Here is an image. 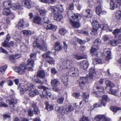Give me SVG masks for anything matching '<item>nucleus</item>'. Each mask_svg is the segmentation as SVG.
Masks as SVG:
<instances>
[{"label": "nucleus", "instance_id": "f257e3e1", "mask_svg": "<svg viewBox=\"0 0 121 121\" xmlns=\"http://www.w3.org/2000/svg\"><path fill=\"white\" fill-rule=\"evenodd\" d=\"M16 84L18 86V89L20 88V92L21 95L27 91H28L29 95L30 96L34 97L38 94V91L37 89H34L35 86L32 84Z\"/></svg>", "mask_w": 121, "mask_h": 121}, {"label": "nucleus", "instance_id": "f03ea898", "mask_svg": "<svg viewBox=\"0 0 121 121\" xmlns=\"http://www.w3.org/2000/svg\"><path fill=\"white\" fill-rule=\"evenodd\" d=\"M27 64L24 66V64L22 63L20 65L19 67H16L14 70L18 72L20 74L24 73L25 70L27 69L28 71H33L32 67L34 66V61L31 59H28L27 61Z\"/></svg>", "mask_w": 121, "mask_h": 121}, {"label": "nucleus", "instance_id": "7ed1b4c3", "mask_svg": "<svg viewBox=\"0 0 121 121\" xmlns=\"http://www.w3.org/2000/svg\"><path fill=\"white\" fill-rule=\"evenodd\" d=\"M43 36H40L36 39V41H35L33 44L34 47H37L41 50H45L47 48V46L45 42L43 40Z\"/></svg>", "mask_w": 121, "mask_h": 121}, {"label": "nucleus", "instance_id": "20e7f679", "mask_svg": "<svg viewBox=\"0 0 121 121\" xmlns=\"http://www.w3.org/2000/svg\"><path fill=\"white\" fill-rule=\"evenodd\" d=\"M102 99L100 104L98 103H95L94 104V107L97 108L103 105L104 106H105L107 102L110 101V100L108 96L106 95H104L102 96Z\"/></svg>", "mask_w": 121, "mask_h": 121}, {"label": "nucleus", "instance_id": "39448f33", "mask_svg": "<svg viewBox=\"0 0 121 121\" xmlns=\"http://www.w3.org/2000/svg\"><path fill=\"white\" fill-rule=\"evenodd\" d=\"M51 53V52H48V53H46L43 55L42 56L44 58H47L46 60V62L50 64H54L55 60L54 58L49 56L50 54Z\"/></svg>", "mask_w": 121, "mask_h": 121}, {"label": "nucleus", "instance_id": "423d86ee", "mask_svg": "<svg viewBox=\"0 0 121 121\" xmlns=\"http://www.w3.org/2000/svg\"><path fill=\"white\" fill-rule=\"evenodd\" d=\"M72 62V60H71L65 58L62 60V63L61 65V67L63 69H66L68 68V66Z\"/></svg>", "mask_w": 121, "mask_h": 121}, {"label": "nucleus", "instance_id": "0eeeda50", "mask_svg": "<svg viewBox=\"0 0 121 121\" xmlns=\"http://www.w3.org/2000/svg\"><path fill=\"white\" fill-rule=\"evenodd\" d=\"M93 93L94 95H95V96L96 97H98L100 96L99 93H97L98 91H99L101 93H103V88L101 86H99L97 87H93Z\"/></svg>", "mask_w": 121, "mask_h": 121}, {"label": "nucleus", "instance_id": "6e6552de", "mask_svg": "<svg viewBox=\"0 0 121 121\" xmlns=\"http://www.w3.org/2000/svg\"><path fill=\"white\" fill-rule=\"evenodd\" d=\"M77 71L76 69L75 68L73 67H72L70 68L69 71L67 73V75L71 77L77 76L78 75V73L76 72Z\"/></svg>", "mask_w": 121, "mask_h": 121}, {"label": "nucleus", "instance_id": "1a4fd4ad", "mask_svg": "<svg viewBox=\"0 0 121 121\" xmlns=\"http://www.w3.org/2000/svg\"><path fill=\"white\" fill-rule=\"evenodd\" d=\"M50 9L54 13H58V12L62 13L64 10L62 8H57L55 6H50Z\"/></svg>", "mask_w": 121, "mask_h": 121}, {"label": "nucleus", "instance_id": "9d476101", "mask_svg": "<svg viewBox=\"0 0 121 121\" xmlns=\"http://www.w3.org/2000/svg\"><path fill=\"white\" fill-rule=\"evenodd\" d=\"M56 111L60 114L65 115L66 114L64 107L63 106H58L56 108Z\"/></svg>", "mask_w": 121, "mask_h": 121}, {"label": "nucleus", "instance_id": "9b49d317", "mask_svg": "<svg viewBox=\"0 0 121 121\" xmlns=\"http://www.w3.org/2000/svg\"><path fill=\"white\" fill-rule=\"evenodd\" d=\"M83 15L85 17L90 18L92 17V12L89 9H88L84 11L82 13Z\"/></svg>", "mask_w": 121, "mask_h": 121}, {"label": "nucleus", "instance_id": "f8f14e48", "mask_svg": "<svg viewBox=\"0 0 121 121\" xmlns=\"http://www.w3.org/2000/svg\"><path fill=\"white\" fill-rule=\"evenodd\" d=\"M119 89L118 88L113 90L110 88L108 92L110 94L116 96H117L119 95Z\"/></svg>", "mask_w": 121, "mask_h": 121}, {"label": "nucleus", "instance_id": "ddd939ff", "mask_svg": "<svg viewBox=\"0 0 121 121\" xmlns=\"http://www.w3.org/2000/svg\"><path fill=\"white\" fill-rule=\"evenodd\" d=\"M80 66L81 68L83 69H86L89 66L88 63L86 60L82 61L80 62Z\"/></svg>", "mask_w": 121, "mask_h": 121}, {"label": "nucleus", "instance_id": "4468645a", "mask_svg": "<svg viewBox=\"0 0 121 121\" xmlns=\"http://www.w3.org/2000/svg\"><path fill=\"white\" fill-rule=\"evenodd\" d=\"M95 119L96 121H99L102 119L104 121H109L108 119L105 118V116L104 115H97L95 118Z\"/></svg>", "mask_w": 121, "mask_h": 121}, {"label": "nucleus", "instance_id": "2eb2a0df", "mask_svg": "<svg viewBox=\"0 0 121 121\" xmlns=\"http://www.w3.org/2000/svg\"><path fill=\"white\" fill-rule=\"evenodd\" d=\"M7 103H8L9 105H12L13 107V109H14V106L13 105L14 104L17 103V99L15 98L12 99L10 100L8 99L6 101Z\"/></svg>", "mask_w": 121, "mask_h": 121}, {"label": "nucleus", "instance_id": "dca6fc26", "mask_svg": "<svg viewBox=\"0 0 121 121\" xmlns=\"http://www.w3.org/2000/svg\"><path fill=\"white\" fill-rule=\"evenodd\" d=\"M106 49H104L103 50V54H104L106 56L105 59L106 60H108L110 59L111 58V52L110 51H106Z\"/></svg>", "mask_w": 121, "mask_h": 121}, {"label": "nucleus", "instance_id": "f3484780", "mask_svg": "<svg viewBox=\"0 0 121 121\" xmlns=\"http://www.w3.org/2000/svg\"><path fill=\"white\" fill-rule=\"evenodd\" d=\"M69 21L71 25L74 28H78L80 26L79 23L78 22L74 21L71 19H70Z\"/></svg>", "mask_w": 121, "mask_h": 121}, {"label": "nucleus", "instance_id": "a211bd4d", "mask_svg": "<svg viewBox=\"0 0 121 121\" xmlns=\"http://www.w3.org/2000/svg\"><path fill=\"white\" fill-rule=\"evenodd\" d=\"M38 87L39 89H43V94L44 93H45V92H46L47 94H48L49 95H50V92L48 91L49 90L48 88L42 85H40L38 86Z\"/></svg>", "mask_w": 121, "mask_h": 121}, {"label": "nucleus", "instance_id": "6ab92c4d", "mask_svg": "<svg viewBox=\"0 0 121 121\" xmlns=\"http://www.w3.org/2000/svg\"><path fill=\"white\" fill-rule=\"evenodd\" d=\"M54 13V18L55 20L59 21L62 19L63 16L61 14L56 13Z\"/></svg>", "mask_w": 121, "mask_h": 121}, {"label": "nucleus", "instance_id": "aec40b11", "mask_svg": "<svg viewBox=\"0 0 121 121\" xmlns=\"http://www.w3.org/2000/svg\"><path fill=\"white\" fill-rule=\"evenodd\" d=\"M95 73L94 68L91 67L90 69V72L87 75V77L89 79H92L94 76V73Z\"/></svg>", "mask_w": 121, "mask_h": 121}, {"label": "nucleus", "instance_id": "412c9836", "mask_svg": "<svg viewBox=\"0 0 121 121\" xmlns=\"http://www.w3.org/2000/svg\"><path fill=\"white\" fill-rule=\"evenodd\" d=\"M3 6L5 7L11 8L12 5L11 0H8L5 1L3 3Z\"/></svg>", "mask_w": 121, "mask_h": 121}, {"label": "nucleus", "instance_id": "4be33fe9", "mask_svg": "<svg viewBox=\"0 0 121 121\" xmlns=\"http://www.w3.org/2000/svg\"><path fill=\"white\" fill-rule=\"evenodd\" d=\"M41 20V18L40 17L37 16L34 18L33 22L35 23L41 25L42 24Z\"/></svg>", "mask_w": 121, "mask_h": 121}, {"label": "nucleus", "instance_id": "5701e85b", "mask_svg": "<svg viewBox=\"0 0 121 121\" xmlns=\"http://www.w3.org/2000/svg\"><path fill=\"white\" fill-rule=\"evenodd\" d=\"M32 107L34 108V111L35 113L36 114H38L40 113L39 111V110L38 108L36 106V104L34 103V101H32L31 104Z\"/></svg>", "mask_w": 121, "mask_h": 121}, {"label": "nucleus", "instance_id": "b1692460", "mask_svg": "<svg viewBox=\"0 0 121 121\" xmlns=\"http://www.w3.org/2000/svg\"><path fill=\"white\" fill-rule=\"evenodd\" d=\"M83 94V101H84L85 102H87L88 101L89 96V92L88 91L84 92Z\"/></svg>", "mask_w": 121, "mask_h": 121}, {"label": "nucleus", "instance_id": "393cba45", "mask_svg": "<svg viewBox=\"0 0 121 121\" xmlns=\"http://www.w3.org/2000/svg\"><path fill=\"white\" fill-rule=\"evenodd\" d=\"M54 47L55 50L56 51H60L62 48L60 43L59 42H56Z\"/></svg>", "mask_w": 121, "mask_h": 121}, {"label": "nucleus", "instance_id": "a878e982", "mask_svg": "<svg viewBox=\"0 0 121 121\" xmlns=\"http://www.w3.org/2000/svg\"><path fill=\"white\" fill-rule=\"evenodd\" d=\"M37 76L41 78H43L45 76V73L44 71L43 70H40L38 71Z\"/></svg>", "mask_w": 121, "mask_h": 121}, {"label": "nucleus", "instance_id": "bb28decb", "mask_svg": "<svg viewBox=\"0 0 121 121\" xmlns=\"http://www.w3.org/2000/svg\"><path fill=\"white\" fill-rule=\"evenodd\" d=\"M92 24L93 26V28L98 29L99 28L101 27V25H100L97 21L94 20L93 21L92 23Z\"/></svg>", "mask_w": 121, "mask_h": 121}, {"label": "nucleus", "instance_id": "cd10ccee", "mask_svg": "<svg viewBox=\"0 0 121 121\" xmlns=\"http://www.w3.org/2000/svg\"><path fill=\"white\" fill-rule=\"evenodd\" d=\"M38 11L41 16L44 17L46 16V13L47 11L46 9H38Z\"/></svg>", "mask_w": 121, "mask_h": 121}, {"label": "nucleus", "instance_id": "c85d7f7f", "mask_svg": "<svg viewBox=\"0 0 121 121\" xmlns=\"http://www.w3.org/2000/svg\"><path fill=\"white\" fill-rule=\"evenodd\" d=\"M88 78L81 77L78 80V83H85L88 81Z\"/></svg>", "mask_w": 121, "mask_h": 121}, {"label": "nucleus", "instance_id": "c756f323", "mask_svg": "<svg viewBox=\"0 0 121 121\" xmlns=\"http://www.w3.org/2000/svg\"><path fill=\"white\" fill-rule=\"evenodd\" d=\"M121 43L118 40H112L109 41V43L112 46H115L119 43Z\"/></svg>", "mask_w": 121, "mask_h": 121}, {"label": "nucleus", "instance_id": "7c9ffc66", "mask_svg": "<svg viewBox=\"0 0 121 121\" xmlns=\"http://www.w3.org/2000/svg\"><path fill=\"white\" fill-rule=\"evenodd\" d=\"M74 109V107H73L71 104H68L66 105L65 111L66 112H70L73 110Z\"/></svg>", "mask_w": 121, "mask_h": 121}, {"label": "nucleus", "instance_id": "2f4dec72", "mask_svg": "<svg viewBox=\"0 0 121 121\" xmlns=\"http://www.w3.org/2000/svg\"><path fill=\"white\" fill-rule=\"evenodd\" d=\"M11 11L9 8H6L3 9V13L4 15L8 16L10 15Z\"/></svg>", "mask_w": 121, "mask_h": 121}, {"label": "nucleus", "instance_id": "473e14b6", "mask_svg": "<svg viewBox=\"0 0 121 121\" xmlns=\"http://www.w3.org/2000/svg\"><path fill=\"white\" fill-rule=\"evenodd\" d=\"M46 107L45 108V109L48 111H50L52 110L53 109V106L52 105H50L49 104V103L47 102L45 103Z\"/></svg>", "mask_w": 121, "mask_h": 121}, {"label": "nucleus", "instance_id": "72a5a7b5", "mask_svg": "<svg viewBox=\"0 0 121 121\" xmlns=\"http://www.w3.org/2000/svg\"><path fill=\"white\" fill-rule=\"evenodd\" d=\"M18 55H16L14 56L13 55H11L9 57V59L11 62L12 63H15V60L18 58Z\"/></svg>", "mask_w": 121, "mask_h": 121}, {"label": "nucleus", "instance_id": "f704fd0d", "mask_svg": "<svg viewBox=\"0 0 121 121\" xmlns=\"http://www.w3.org/2000/svg\"><path fill=\"white\" fill-rule=\"evenodd\" d=\"M20 8V4L18 3H16L12 4L11 8L14 10L19 9Z\"/></svg>", "mask_w": 121, "mask_h": 121}, {"label": "nucleus", "instance_id": "c9c22d12", "mask_svg": "<svg viewBox=\"0 0 121 121\" xmlns=\"http://www.w3.org/2000/svg\"><path fill=\"white\" fill-rule=\"evenodd\" d=\"M24 23V21L23 20H21L19 22L18 25V28L20 30L23 29V26Z\"/></svg>", "mask_w": 121, "mask_h": 121}, {"label": "nucleus", "instance_id": "e433bc0d", "mask_svg": "<svg viewBox=\"0 0 121 121\" xmlns=\"http://www.w3.org/2000/svg\"><path fill=\"white\" fill-rule=\"evenodd\" d=\"M51 84L52 86L53 90L54 91L57 92L60 91V89L57 87V84Z\"/></svg>", "mask_w": 121, "mask_h": 121}, {"label": "nucleus", "instance_id": "4c0bfd02", "mask_svg": "<svg viewBox=\"0 0 121 121\" xmlns=\"http://www.w3.org/2000/svg\"><path fill=\"white\" fill-rule=\"evenodd\" d=\"M51 84L52 86L53 90L54 91L57 92L60 91V89L57 87V84Z\"/></svg>", "mask_w": 121, "mask_h": 121}, {"label": "nucleus", "instance_id": "58836bf2", "mask_svg": "<svg viewBox=\"0 0 121 121\" xmlns=\"http://www.w3.org/2000/svg\"><path fill=\"white\" fill-rule=\"evenodd\" d=\"M110 9L113 10L118 7V5L117 3L114 2H110Z\"/></svg>", "mask_w": 121, "mask_h": 121}, {"label": "nucleus", "instance_id": "ea45409f", "mask_svg": "<svg viewBox=\"0 0 121 121\" xmlns=\"http://www.w3.org/2000/svg\"><path fill=\"white\" fill-rule=\"evenodd\" d=\"M24 5V6L28 9L31 8V5L30 4V1L28 0H25L23 2Z\"/></svg>", "mask_w": 121, "mask_h": 121}, {"label": "nucleus", "instance_id": "a19ab883", "mask_svg": "<svg viewBox=\"0 0 121 121\" xmlns=\"http://www.w3.org/2000/svg\"><path fill=\"white\" fill-rule=\"evenodd\" d=\"M81 17V15L78 13H75L74 14L73 16H72V18L73 19V20H74V19L77 20L79 18H80Z\"/></svg>", "mask_w": 121, "mask_h": 121}, {"label": "nucleus", "instance_id": "79ce46f5", "mask_svg": "<svg viewBox=\"0 0 121 121\" xmlns=\"http://www.w3.org/2000/svg\"><path fill=\"white\" fill-rule=\"evenodd\" d=\"M56 0H40L41 2L46 3L52 4L55 2Z\"/></svg>", "mask_w": 121, "mask_h": 121}, {"label": "nucleus", "instance_id": "37998d69", "mask_svg": "<svg viewBox=\"0 0 121 121\" xmlns=\"http://www.w3.org/2000/svg\"><path fill=\"white\" fill-rule=\"evenodd\" d=\"M116 18L118 20L121 19V11H118L116 13Z\"/></svg>", "mask_w": 121, "mask_h": 121}, {"label": "nucleus", "instance_id": "c03bdc74", "mask_svg": "<svg viewBox=\"0 0 121 121\" xmlns=\"http://www.w3.org/2000/svg\"><path fill=\"white\" fill-rule=\"evenodd\" d=\"M23 35L27 36L33 34L32 32L30 31L24 30L22 31Z\"/></svg>", "mask_w": 121, "mask_h": 121}, {"label": "nucleus", "instance_id": "a18cd8bd", "mask_svg": "<svg viewBox=\"0 0 121 121\" xmlns=\"http://www.w3.org/2000/svg\"><path fill=\"white\" fill-rule=\"evenodd\" d=\"M96 13L99 15L102 13V9L100 5H99L96 8Z\"/></svg>", "mask_w": 121, "mask_h": 121}, {"label": "nucleus", "instance_id": "49530a36", "mask_svg": "<svg viewBox=\"0 0 121 121\" xmlns=\"http://www.w3.org/2000/svg\"><path fill=\"white\" fill-rule=\"evenodd\" d=\"M55 27V26L52 24H49L47 25L46 28V30H52L54 29Z\"/></svg>", "mask_w": 121, "mask_h": 121}, {"label": "nucleus", "instance_id": "de8ad7c7", "mask_svg": "<svg viewBox=\"0 0 121 121\" xmlns=\"http://www.w3.org/2000/svg\"><path fill=\"white\" fill-rule=\"evenodd\" d=\"M110 109L114 112H116L117 111L120 110L121 109L120 108H118L116 107L112 106L110 108Z\"/></svg>", "mask_w": 121, "mask_h": 121}, {"label": "nucleus", "instance_id": "09e8293b", "mask_svg": "<svg viewBox=\"0 0 121 121\" xmlns=\"http://www.w3.org/2000/svg\"><path fill=\"white\" fill-rule=\"evenodd\" d=\"M7 68V66L6 65H4L0 67V72L4 74V71Z\"/></svg>", "mask_w": 121, "mask_h": 121}, {"label": "nucleus", "instance_id": "8fccbe9b", "mask_svg": "<svg viewBox=\"0 0 121 121\" xmlns=\"http://www.w3.org/2000/svg\"><path fill=\"white\" fill-rule=\"evenodd\" d=\"M100 83L105 82V83H111V82L108 80H107L105 79H101L99 81Z\"/></svg>", "mask_w": 121, "mask_h": 121}, {"label": "nucleus", "instance_id": "3c124183", "mask_svg": "<svg viewBox=\"0 0 121 121\" xmlns=\"http://www.w3.org/2000/svg\"><path fill=\"white\" fill-rule=\"evenodd\" d=\"M77 32L78 33L83 34L86 35H88V31L78 30Z\"/></svg>", "mask_w": 121, "mask_h": 121}, {"label": "nucleus", "instance_id": "603ef678", "mask_svg": "<svg viewBox=\"0 0 121 121\" xmlns=\"http://www.w3.org/2000/svg\"><path fill=\"white\" fill-rule=\"evenodd\" d=\"M64 98L63 97H61L58 98L57 100V103L59 104H62L64 100Z\"/></svg>", "mask_w": 121, "mask_h": 121}, {"label": "nucleus", "instance_id": "864d4df0", "mask_svg": "<svg viewBox=\"0 0 121 121\" xmlns=\"http://www.w3.org/2000/svg\"><path fill=\"white\" fill-rule=\"evenodd\" d=\"M9 45V43H8V42L5 41L2 44L3 47L8 48H10V45Z\"/></svg>", "mask_w": 121, "mask_h": 121}, {"label": "nucleus", "instance_id": "5fc2aeb1", "mask_svg": "<svg viewBox=\"0 0 121 121\" xmlns=\"http://www.w3.org/2000/svg\"><path fill=\"white\" fill-rule=\"evenodd\" d=\"M100 43L98 39H96L94 41L93 46H97L99 44H100Z\"/></svg>", "mask_w": 121, "mask_h": 121}, {"label": "nucleus", "instance_id": "6e6d98bb", "mask_svg": "<svg viewBox=\"0 0 121 121\" xmlns=\"http://www.w3.org/2000/svg\"><path fill=\"white\" fill-rule=\"evenodd\" d=\"M20 49L22 51L25 52L26 51L27 48L26 46L24 45L21 46Z\"/></svg>", "mask_w": 121, "mask_h": 121}, {"label": "nucleus", "instance_id": "4d7b16f0", "mask_svg": "<svg viewBox=\"0 0 121 121\" xmlns=\"http://www.w3.org/2000/svg\"><path fill=\"white\" fill-rule=\"evenodd\" d=\"M80 121H91L90 120L88 119L87 117L83 116L81 118Z\"/></svg>", "mask_w": 121, "mask_h": 121}, {"label": "nucleus", "instance_id": "13d9d810", "mask_svg": "<svg viewBox=\"0 0 121 121\" xmlns=\"http://www.w3.org/2000/svg\"><path fill=\"white\" fill-rule=\"evenodd\" d=\"M74 58L78 60L84 58V57L82 56H80L79 55H75L74 56Z\"/></svg>", "mask_w": 121, "mask_h": 121}, {"label": "nucleus", "instance_id": "bf43d9fd", "mask_svg": "<svg viewBox=\"0 0 121 121\" xmlns=\"http://www.w3.org/2000/svg\"><path fill=\"white\" fill-rule=\"evenodd\" d=\"M73 96L76 98L78 99L80 96V93H74L72 94Z\"/></svg>", "mask_w": 121, "mask_h": 121}, {"label": "nucleus", "instance_id": "052dcab7", "mask_svg": "<svg viewBox=\"0 0 121 121\" xmlns=\"http://www.w3.org/2000/svg\"><path fill=\"white\" fill-rule=\"evenodd\" d=\"M28 114L30 117L32 116L33 115V111L32 110L30 109L28 110Z\"/></svg>", "mask_w": 121, "mask_h": 121}, {"label": "nucleus", "instance_id": "680f3d73", "mask_svg": "<svg viewBox=\"0 0 121 121\" xmlns=\"http://www.w3.org/2000/svg\"><path fill=\"white\" fill-rule=\"evenodd\" d=\"M47 93L46 92H45V93H44L43 94L42 93V95H40V96L42 98H44L45 96H49L50 97H51V94L50 93V95H49L48 94H47Z\"/></svg>", "mask_w": 121, "mask_h": 121}, {"label": "nucleus", "instance_id": "e2e57ef3", "mask_svg": "<svg viewBox=\"0 0 121 121\" xmlns=\"http://www.w3.org/2000/svg\"><path fill=\"white\" fill-rule=\"evenodd\" d=\"M43 18L44 20V23H46V24H48L49 22L48 18L46 16L44 17H43Z\"/></svg>", "mask_w": 121, "mask_h": 121}, {"label": "nucleus", "instance_id": "0e129e2a", "mask_svg": "<svg viewBox=\"0 0 121 121\" xmlns=\"http://www.w3.org/2000/svg\"><path fill=\"white\" fill-rule=\"evenodd\" d=\"M66 32L65 29L64 28H62L60 30V32L61 35H63Z\"/></svg>", "mask_w": 121, "mask_h": 121}, {"label": "nucleus", "instance_id": "69168bd1", "mask_svg": "<svg viewBox=\"0 0 121 121\" xmlns=\"http://www.w3.org/2000/svg\"><path fill=\"white\" fill-rule=\"evenodd\" d=\"M121 31L119 29H116L114 30L113 32V34H115L116 35H117L121 32Z\"/></svg>", "mask_w": 121, "mask_h": 121}, {"label": "nucleus", "instance_id": "338daca9", "mask_svg": "<svg viewBox=\"0 0 121 121\" xmlns=\"http://www.w3.org/2000/svg\"><path fill=\"white\" fill-rule=\"evenodd\" d=\"M51 73L53 74H55L57 73V71L54 68H52L51 69Z\"/></svg>", "mask_w": 121, "mask_h": 121}, {"label": "nucleus", "instance_id": "774afa93", "mask_svg": "<svg viewBox=\"0 0 121 121\" xmlns=\"http://www.w3.org/2000/svg\"><path fill=\"white\" fill-rule=\"evenodd\" d=\"M8 106V105L7 104L3 102H0V107H6Z\"/></svg>", "mask_w": 121, "mask_h": 121}]
</instances>
